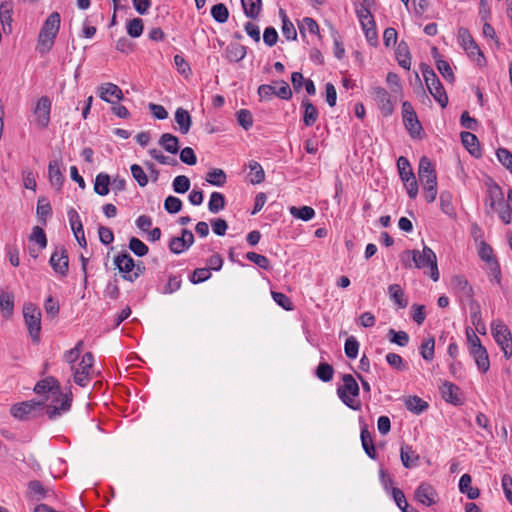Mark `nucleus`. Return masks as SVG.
<instances>
[{
  "instance_id": "c03bdc74",
  "label": "nucleus",
  "mask_w": 512,
  "mask_h": 512,
  "mask_svg": "<svg viewBox=\"0 0 512 512\" xmlns=\"http://www.w3.org/2000/svg\"><path fill=\"white\" fill-rule=\"evenodd\" d=\"M299 30L303 37L305 36V31H308L311 34L318 35V37L321 38L319 25L311 17H304L302 19L301 23H299Z\"/></svg>"
},
{
  "instance_id": "774afa93",
  "label": "nucleus",
  "mask_w": 512,
  "mask_h": 512,
  "mask_svg": "<svg viewBox=\"0 0 512 512\" xmlns=\"http://www.w3.org/2000/svg\"><path fill=\"white\" fill-rule=\"evenodd\" d=\"M440 206L442 211L447 214L451 215L453 213V205H452V195L448 191H444L440 194Z\"/></svg>"
},
{
  "instance_id": "ddd939ff",
  "label": "nucleus",
  "mask_w": 512,
  "mask_h": 512,
  "mask_svg": "<svg viewBox=\"0 0 512 512\" xmlns=\"http://www.w3.org/2000/svg\"><path fill=\"white\" fill-rule=\"evenodd\" d=\"M54 495L50 487H46L39 480L29 481L27 484L26 498L31 501L39 502Z\"/></svg>"
},
{
  "instance_id": "393cba45",
  "label": "nucleus",
  "mask_w": 512,
  "mask_h": 512,
  "mask_svg": "<svg viewBox=\"0 0 512 512\" xmlns=\"http://www.w3.org/2000/svg\"><path fill=\"white\" fill-rule=\"evenodd\" d=\"M12 13L13 7L9 2L0 4V23L5 34L12 33Z\"/></svg>"
},
{
  "instance_id": "f257e3e1",
  "label": "nucleus",
  "mask_w": 512,
  "mask_h": 512,
  "mask_svg": "<svg viewBox=\"0 0 512 512\" xmlns=\"http://www.w3.org/2000/svg\"><path fill=\"white\" fill-rule=\"evenodd\" d=\"M34 392L39 395L48 394L45 400L52 397L53 402L58 403L60 401L59 405L51 404L47 406L46 414L50 419H54L56 416L60 415L61 412H66L71 407V395L63 394L59 382L52 376L38 381L34 387Z\"/></svg>"
},
{
  "instance_id": "bf43d9fd",
  "label": "nucleus",
  "mask_w": 512,
  "mask_h": 512,
  "mask_svg": "<svg viewBox=\"0 0 512 512\" xmlns=\"http://www.w3.org/2000/svg\"><path fill=\"white\" fill-rule=\"evenodd\" d=\"M496 155L499 162L512 174V153L506 148H499Z\"/></svg>"
},
{
  "instance_id": "9b49d317",
  "label": "nucleus",
  "mask_w": 512,
  "mask_h": 512,
  "mask_svg": "<svg viewBox=\"0 0 512 512\" xmlns=\"http://www.w3.org/2000/svg\"><path fill=\"white\" fill-rule=\"evenodd\" d=\"M50 110L51 100L47 96L39 98L33 109V113L36 118V123L41 129L48 127L50 123Z\"/></svg>"
},
{
  "instance_id": "6e6552de",
  "label": "nucleus",
  "mask_w": 512,
  "mask_h": 512,
  "mask_svg": "<svg viewBox=\"0 0 512 512\" xmlns=\"http://www.w3.org/2000/svg\"><path fill=\"white\" fill-rule=\"evenodd\" d=\"M491 332L505 358L509 359L512 356V337L507 325L500 320H494L491 324Z\"/></svg>"
},
{
  "instance_id": "412c9836",
  "label": "nucleus",
  "mask_w": 512,
  "mask_h": 512,
  "mask_svg": "<svg viewBox=\"0 0 512 512\" xmlns=\"http://www.w3.org/2000/svg\"><path fill=\"white\" fill-rule=\"evenodd\" d=\"M48 178L53 187L59 191L64 182V176L60 169V163L58 160H52L48 165Z\"/></svg>"
},
{
  "instance_id": "39448f33",
  "label": "nucleus",
  "mask_w": 512,
  "mask_h": 512,
  "mask_svg": "<svg viewBox=\"0 0 512 512\" xmlns=\"http://www.w3.org/2000/svg\"><path fill=\"white\" fill-rule=\"evenodd\" d=\"M421 71L429 93L442 108H445L448 104V96L436 73L426 64H422Z\"/></svg>"
},
{
  "instance_id": "f03ea898",
  "label": "nucleus",
  "mask_w": 512,
  "mask_h": 512,
  "mask_svg": "<svg viewBox=\"0 0 512 512\" xmlns=\"http://www.w3.org/2000/svg\"><path fill=\"white\" fill-rule=\"evenodd\" d=\"M400 262L402 266L406 269L411 268H430V277L433 281H438L439 279V271L437 266V258L434 251L428 247L424 246L422 252L419 250H405L400 254Z\"/></svg>"
},
{
  "instance_id": "20e7f679",
  "label": "nucleus",
  "mask_w": 512,
  "mask_h": 512,
  "mask_svg": "<svg viewBox=\"0 0 512 512\" xmlns=\"http://www.w3.org/2000/svg\"><path fill=\"white\" fill-rule=\"evenodd\" d=\"M343 385L337 388V395L340 400L350 409L358 411L361 409V402L354 399L358 397L360 389L355 378L351 374L342 376Z\"/></svg>"
},
{
  "instance_id": "b1692460",
  "label": "nucleus",
  "mask_w": 512,
  "mask_h": 512,
  "mask_svg": "<svg viewBox=\"0 0 512 512\" xmlns=\"http://www.w3.org/2000/svg\"><path fill=\"white\" fill-rule=\"evenodd\" d=\"M460 136L462 144L468 150V152L474 157H480L481 149L478 138L473 133L468 131L461 132Z\"/></svg>"
},
{
  "instance_id": "72a5a7b5",
  "label": "nucleus",
  "mask_w": 512,
  "mask_h": 512,
  "mask_svg": "<svg viewBox=\"0 0 512 512\" xmlns=\"http://www.w3.org/2000/svg\"><path fill=\"white\" fill-rule=\"evenodd\" d=\"M469 308L471 322L473 326L476 328V330L478 332H481V329H485V325L482 321L480 304L476 300H471L469 302Z\"/></svg>"
},
{
  "instance_id": "6ab92c4d",
  "label": "nucleus",
  "mask_w": 512,
  "mask_h": 512,
  "mask_svg": "<svg viewBox=\"0 0 512 512\" xmlns=\"http://www.w3.org/2000/svg\"><path fill=\"white\" fill-rule=\"evenodd\" d=\"M469 354L473 357L475 364L480 372L486 373L490 368V360L486 348L481 345L477 348L469 351Z\"/></svg>"
},
{
  "instance_id": "a211bd4d",
  "label": "nucleus",
  "mask_w": 512,
  "mask_h": 512,
  "mask_svg": "<svg viewBox=\"0 0 512 512\" xmlns=\"http://www.w3.org/2000/svg\"><path fill=\"white\" fill-rule=\"evenodd\" d=\"M50 265L53 270L61 276H66L69 269L68 255L65 249L55 251L50 258Z\"/></svg>"
},
{
  "instance_id": "69168bd1",
  "label": "nucleus",
  "mask_w": 512,
  "mask_h": 512,
  "mask_svg": "<svg viewBox=\"0 0 512 512\" xmlns=\"http://www.w3.org/2000/svg\"><path fill=\"white\" fill-rule=\"evenodd\" d=\"M164 208L170 214H176L182 209V201L175 196H168L164 201Z\"/></svg>"
},
{
  "instance_id": "79ce46f5",
  "label": "nucleus",
  "mask_w": 512,
  "mask_h": 512,
  "mask_svg": "<svg viewBox=\"0 0 512 512\" xmlns=\"http://www.w3.org/2000/svg\"><path fill=\"white\" fill-rule=\"evenodd\" d=\"M249 176L252 184H260L265 179V172L262 166L257 161H250L249 165Z\"/></svg>"
},
{
  "instance_id": "13d9d810",
  "label": "nucleus",
  "mask_w": 512,
  "mask_h": 512,
  "mask_svg": "<svg viewBox=\"0 0 512 512\" xmlns=\"http://www.w3.org/2000/svg\"><path fill=\"white\" fill-rule=\"evenodd\" d=\"M435 340L433 337L426 339L421 345V356L426 361H431L434 357Z\"/></svg>"
},
{
  "instance_id": "aec40b11",
  "label": "nucleus",
  "mask_w": 512,
  "mask_h": 512,
  "mask_svg": "<svg viewBox=\"0 0 512 512\" xmlns=\"http://www.w3.org/2000/svg\"><path fill=\"white\" fill-rule=\"evenodd\" d=\"M114 264L119 272L122 273V276L132 274V271L135 268V261L127 251L117 255L114 258Z\"/></svg>"
},
{
  "instance_id": "864d4df0",
  "label": "nucleus",
  "mask_w": 512,
  "mask_h": 512,
  "mask_svg": "<svg viewBox=\"0 0 512 512\" xmlns=\"http://www.w3.org/2000/svg\"><path fill=\"white\" fill-rule=\"evenodd\" d=\"M211 15L218 23H225L229 18V11L224 4L219 3L212 6Z\"/></svg>"
},
{
  "instance_id": "e433bc0d",
  "label": "nucleus",
  "mask_w": 512,
  "mask_h": 512,
  "mask_svg": "<svg viewBox=\"0 0 512 512\" xmlns=\"http://www.w3.org/2000/svg\"><path fill=\"white\" fill-rule=\"evenodd\" d=\"M396 58L398 61V64L406 69L409 70L411 66V59H410V52L408 45L405 42H400L396 49Z\"/></svg>"
},
{
  "instance_id": "a878e982",
  "label": "nucleus",
  "mask_w": 512,
  "mask_h": 512,
  "mask_svg": "<svg viewBox=\"0 0 512 512\" xmlns=\"http://www.w3.org/2000/svg\"><path fill=\"white\" fill-rule=\"evenodd\" d=\"M0 310L5 318H10L14 311V294L8 290H0Z\"/></svg>"
},
{
  "instance_id": "58836bf2",
  "label": "nucleus",
  "mask_w": 512,
  "mask_h": 512,
  "mask_svg": "<svg viewBox=\"0 0 512 512\" xmlns=\"http://www.w3.org/2000/svg\"><path fill=\"white\" fill-rule=\"evenodd\" d=\"M110 177L106 173H99L94 182V192L100 196H105L109 193Z\"/></svg>"
},
{
  "instance_id": "5701e85b",
  "label": "nucleus",
  "mask_w": 512,
  "mask_h": 512,
  "mask_svg": "<svg viewBox=\"0 0 512 512\" xmlns=\"http://www.w3.org/2000/svg\"><path fill=\"white\" fill-rule=\"evenodd\" d=\"M503 204V193L497 184H493L487 189L486 205L493 211H496Z\"/></svg>"
},
{
  "instance_id": "603ef678",
  "label": "nucleus",
  "mask_w": 512,
  "mask_h": 512,
  "mask_svg": "<svg viewBox=\"0 0 512 512\" xmlns=\"http://www.w3.org/2000/svg\"><path fill=\"white\" fill-rule=\"evenodd\" d=\"M360 344L354 336H349L344 345L345 355L349 359H355L358 356Z\"/></svg>"
},
{
  "instance_id": "bb28decb",
  "label": "nucleus",
  "mask_w": 512,
  "mask_h": 512,
  "mask_svg": "<svg viewBox=\"0 0 512 512\" xmlns=\"http://www.w3.org/2000/svg\"><path fill=\"white\" fill-rule=\"evenodd\" d=\"M246 47L233 42L227 45L225 49V58L232 63L241 61L246 56Z\"/></svg>"
},
{
  "instance_id": "052dcab7",
  "label": "nucleus",
  "mask_w": 512,
  "mask_h": 512,
  "mask_svg": "<svg viewBox=\"0 0 512 512\" xmlns=\"http://www.w3.org/2000/svg\"><path fill=\"white\" fill-rule=\"evenodd\" d=\"M67 214H68V219H69V223L71 226V230L73 231V233L77 234V233L81 232L83 230V224H82V221H81L80 216L77 213V211L75 209L71 208L68 210Z\"/></svg>"
},
{
  "instance_id": "cd10ccee",
  "label": "nucleus",
  "mask_w": 512,
  "mask_h": 512,
  "mask_svg": "<svg viewBox=\"0 0 512 512\" xmlns=\"http://www.w3.org/2000/svg\"><path fill=\"white\" fill-rule=\"evenodd\" d=\"M301 107L304 109L303 123L310 127L313 126L318 119V111L308 98H303Z\"/></svg>"
},
{
  "instance_id": "f8f14e48",
  "label": "nucleus",
  "mask_w": 512,
  "mask_h": 512,
  "mask_svg": "<svg viewBox=\"0 0 512 512\" xmlns=\"http://www.w3.org/2000/svg\"><path fill=\"white\" fill-rule=\"evenodd\" d=\"M371 95L376 101L381 113L384 116H390L394 111V104L391 100V96L386 89L377 86L371 89Z\"/></svg>"
},
{
  "instance_id": "1a4fd4ad",
  "label": "nucleus",
  "mask_w": 512,
  "mask_h": 512,
  "mask_svg": "<svg viewBox=\"0 0 512 512\" xmlns=\"http://www.w3.org/2000/svg\"><path fill=\"white\" fill-rule=\"evenodd\" d=\"M44 406V400H29L14 404L11 407L10 412L13 417L19 420H26L30 417H35L38 412H41L44 409Z\"/></svg>"
},
{
  "instance_id": "6e6d98bb",
  "label": "nucleus",
  "mask_w": 512,
  "mask_h": 512,
  "mask_svg": "<svg viewBox=\"0 0 512 512\" xmlns=\"http://www.w3.org/2000/svg\"><path fill=\"white\" fill-rule=\"evenodd\" d=\"M190 179L185 175H179L174 178L172 187L176 193L183 194L190 188Z\"/></svg>"
},
{
  "instance_id": "de8ad7c7",
  "label": "nucleus",
  "mask_w": 512,
  "mask_h": 512,
  "mask_svg": "<svg viewBox=\"0 0 512 512\" xmlns=\"http://www.w3.org/2000/svg\"><path fill=\"white\" fill-rule=\"evenodd\" d=\"M282 18V34L287 40H296L297 32L293 23L288 19L287 15L280 10Z\"/></svg>"
},
{
  "instance_id": "09e8293b",
  "label": "nucleus",
  "mask_w": 512,
  "mask_h": 512,
  "mask_svg": "<svg viewBox=\"0 0 512 512\" xmlns=\"http://www.w3.org/2000/svg\"><path fill=\"white\" fill-rule=\"evenodd\" d=\"M334 368L332 365L322 362L316 368V376L323 382H329L333 379Z\"/></svg>"
},
{
  "instance_id": "37998d69",
  "label": "nucleus",
  "mask_w": 512,
  "mask_h": 512,
  "mask_svg": "<svg viewBox=\"0 0 512 512\" xmlns=\"http://www.w3.org/2000/svg\"><path fill=\"white\" fill-rule=\"evenodd\" d=\"M397 168H398L399 176L402 181H408L409 178H413L415 176L408 159L404 156H400L398 158Z\"/></svg>"
},
{
  "instance_id": "f704fd0d",
  "label": "nucleus",
  "mask_w": 512,
  "mask_h": 512,
  "mask_svg": "<svg viewBox=\"0 0 512 512\" xmlns=\"http://www.w3.org/2000/svg\"><path fill=\"white\" fill-rule=\"evenodd\" d=\"M390 299L399 307L405 308L408 301L405 298L404 291L399 284H391L388 287Z\"/></svg>"
},
{
  "instance_id": "7c9ffc66",
  "label": "nucleus",
  "mask_w": 512,
  "mask_h": 512,
  "mask_svg": "<svg viewBox=\"0 0 512 512\" xmlns=\"http://www.w3.org/2000/svg\"><path fill=\"white\" fill-rule=\"evenodd\" d=\"M401 462L405 468H412L417 465L419 455L409 445H403L400 450Z\"/></svg>"
},
{
  "instance_id": "338daca9",
  "label": "nucleus",
  "mask_w": 512,
  "mask_h": 512,
  "mask_svg": "<svg viewBox=\"0 0 512 512\" xmlns=\"http://www.w3.org/2000/svg\"><path fill=\"white\" fill-rule=\"evenodd\" d=\"M246 258L249 261H251L254 264H256L257 266H259L260 268H262V269H266L267 270V269L270 268V261L264 255L258 254L256 252H248L246 254Z\"/></svg>"
},
{
  "instance_id": "c9c22d12",
  "label": "nucleus",
  "mask_w": 512,
  "mask_h": 512,
  "mask_svg": "<svg viewBox=\"0 0 512 512\" xmlns=\"http://www.w3.org/2000/svg\"><path fill=\"white\" fill-rule=\"evenodd\" d=\"M241 5L246 17L256 19L261 11V0H241Z\"/></svg>"
},
{
  "instance_id": "a18cd8bd",
  "label": "nucleus",
  "mask_w": 512,
  "mask_h": 512,
  "mask_svg": "<svg viewBox=\"0 0 512 512\" xmlns=\"http://www.w3.org/2000/svg\"><path fill=\"white\" fill-rule=\"evenodd\" d=\"M406 408L416 414H420L428 408L427 402L418 396H410L405 401Z\"/></svg>"
},
{
  "instance_id": "e2e57ef3",
  "label": "nucleus",
  "mask_w": 512,
  "mask_h": 512,
  "mask_svg": "<svg viewBox=\"0 0 512 512\" xmlns=\"http://www.w3.org/2000/svg\"><path fill=\"white\" fill-rule=\"evenodd\" d=\"M131 174L139 186L144 187L148 183V177L144 172L143 168L138 164H133L130 167Z\"/></svg>"
},
{
  "instance_id": "680f3d73",
  "label": "nucleus",
  "mask_w": 512,
  "mask_h": 512,
  "mask_svg": "<svg viewBox=\"0 0 512 512\" xmlns=\"http://www.w3.org/2000/svg\"><path fill=\"white\" fill-rule=\"evenodd\" d=\"M390 341L401 347L406 346L409 343V335L405 331H395L390 329L388 332Z\"/></svg>"
},
{
  "instance_id": "dca6fc26",
  "label": "nucleus",
  "mask_w": 512,
  "mask_h": 512,
  "mask_svg": "<svg viewBox=\"0 0 512 512\" xmlns=\"http://www.w3.org/2000/svg\"><path fill=\"white\" fill-rule=\"evenodd\" d=\"M414 497L421 504L430 507L437 502L438 494L432 485L424 482L417 487Z\"/></svg>"
},
{
  "instance_id": "423d86ee",
  "label": "nucleus",
  "mask_w": 512,
  "mask_h": 512,
  "mask_svg": "<svg viewBox=\"0 0 512 512\" xmlns=\"http://www.w3.org/2000/svg\"><path fill=\"white\" fill-rule=\"evenodd\" d=\"M23 316L33 343L38 344L40 342L41 332L40 310L34 304L26 303L23 307Z\"/></svg>"
},
{
  "instance_id": "3c124183",
  "label": "nucleus",
  "mask_w": 512,
  "mask_h": 512,
  "mask_svg": "<svg viewBox=\"0 0 512 512\" xmlns=\"http://www.w3.org/2000/svg\"><path fill=\"white\" fill-rule=\"evenodd\" d=\"M436 67L445 80L454 82L455 76L450 64L447 61L441 59L440 57L436 58Z\"/></svg>"
},
{
  "instance_id": "5fc2aeb1",
  "label": "nucleus",
  "mask_w": 512,
  "mask_h": 512,
  "mask_svg": "<svg viewBox=\"0 0 512 512\" xmlns=\"http://www.w3.org/2000/svg\"><path fill=\"white\" fill-rule=\"evenodd\" d=\"M129 249L138 257L145 256L149 251L148 246L136 237L130 238Z\"/></svg>"
},
{
  "instance_id": "c756f323",
  "label": "nucleus",
  "mask_w": 512,
  "mask_h": 512,
  "mask_svg": "<svg viewBox=\"0 0 512 512\" xmlns=\"http://www.w3.org/2000/svg\"><path fill=\"white\" fill-rule=\"evenodd\" d=\"M175 122L179 126L180 133L185 135L191 128L192 118L186 109L179 107L175 112Z\"/></svg>"
},
{
  "instance_id": "ea45409f",
  "label": "nucleus",
  "mask_w": 512,
  "mask_h": 512,
  "mask_svg": "<svg viewBox=\"0 0 512 512\" xmlns=\"http://www.w3.org/2000/svg\"><path fill=\"white\" fill-rule=\"evenodd\" d=\"M205 179L209 184L221 187L226 183L227 177L222 169L213 168L207 172Z\"/></svg>"
},
{
  "instance_id": "2eb2a0df",
  "label": "nucleus",
  "mask_w": 512,
  "mask_h": 512,
  "mask_svg": "<svg viewBox=\"0 0 512 512\" xmlns=\"http://www.w3.org/2000/svg\"><path fill=\"white\" fill-rule=\"evenodd\" d=\"M458 40L461 47L468 53L470 57L477 55L478 59L484 58L483 53L481 52L480 48L474 41L467 28L461 27L458 29Z\"/></svg>"
},
{
  "instance_id": "2f4dec72",
  "label": "nucleus",
  "mask_w": 512,
  "mask_h": 512,
  "mask_svg": "<svg viewBox=\"0 0 512 512\" xmlns=\"http://www.w3.org/2000/svg\"><path fill=\"white\" fill-rule=\"evenodd\" d=\"M360 437H361L362 447H363L365 453L371 459H375L376 458V449H375V446H374V443H373L372 435L368 431V428H367L366 424H364L361 427V435H360Z\"/></svg>"
},
{
  "instance_id": "4d7b16f0",
  "label": "nucleus",
  "mask_w": 512,
  "mask_h": 512,
  "mask_svg": "<svg viewBox=\"0 0 512 512\" xmlns=\"http://www.w3.org/2000/svg\"><path fill=\"white\" fill-rule=\"evenodd\" d=\"M237 121L244 130H249L253 125V116L247 109H241L236 113Z\"/></svg>"
},
{
  "instance_id": "4c0bfd02",
  "label": "nucleus",
  "mask_w": 512,
  "mask_h": 512,
  "mask_svg": "<svg viewBox=\"0 0 512 512\" xmlns=\"http://www.w3.org/2000/svg\"><path fill=\"white\" fill-rule=\"evenodd\" d=\"M391 495H392V498L394 499L397 507L402 511V512H418L415 508L411 507L407 500H406V497L404 495V493L402 492L401 489L397 488V487H392L391 488Z\"/></svg>"
},
{
  "instance_id": "a19ab883",
  "label": "nucleus",
  "mask_w": 512,
  "mask_h": 512,
  "mask_svg": "<svg viewBox=\"0 0 512 512\" xmlns=\"http://www.w3.org/2000/svg\"><path fill=\"white\" fill-rule=\"evenodd\" d=\"M226 204L225 197L220 192H212L208 202V209L211 213H218L224 209Z\"/></svg>"
},
{
  "instance_id": "0eeeda50",
  "label": "nucleus",
  "mask_w": 512,
  "mask_h": 512,
  "mask_svg": "<svg viewBox=\"0 0 512 512\" xmlns=\"http://www.w3.org/2000/svg\"><path fill=\"white\" fill-rule=\"evenodd\" d=\"M94 363V356L91 352H86L77 365H71V370L73 372L74 382L81 386L85 387L91 380V373Z\"/></svg>"
},
{
  "instance_id": "4468645a",
  "label": "nucleus",
  "mask_w": 512,
  "mask_h": 512,
  "mask_svg": "<svg viewBox=\"0 0 512 512\" xmlns=\"http://www.w3.org/2000/svg\"><path fill=\"white\" fill-rule=\"evenodd\" d=\"M418 177L423 186L437 185V177L429 158L423 156L419 161Z\"/></svg>"
},
{
  "instance_id": "9d476101",
  "label": "nucleus",
  "mask_w": 512,
  "mask_h": 512,
  "mask_svg": "<svg viewBox=\"0 0 512 512\" xmlns=\"http://www.w3.org/2000/svg\"><path fill=\"white\" fill-rule=\"evenodd\" d=\"M402 118L409 134L412 137L419 136L422 131V126L412 104L408 101L402 103Z\"/></svg>"
},
{
  "instance_id": "c85d7f7f",
  "label": "nucleus",
  "mask_w": 512,
  "mask_h": 512,
  "mask_svg": "<svg viewBox=\"0 0 512 512\" xmlns=\"http://www.w3.org/2000/svg\"><path fill=\"white\" fill-rule=\"evenodd\" d=\"M458 391L459 388L455 384L448 381H445L441 386V393L443 399L446 402H449L454 405L461 404V400L458 397Z\"/></svg>"
},
{
  "instance_id": "4be33fe9",
  "label": "nucleus",
  "mask_w": 512,
  "mask_h": 512,
  "mask_svg": "<svg viewBox=\"0 0 512 512\" xmlns=\"http://www.w3.org/2000/svg\"><path fill=\"white\" fill-rule=\"evenodd\" d=\"M99 97L108 103H113L109 96L115 97L117 100L123 99L122 90L113 83H104L98 88Z\"/></svg>"
},
{
  "instance_id": "f3484780",
  "label": "nucleus",
  "mask_w": 512,
  "mask_h": 512,
  "mask_svg": "<svg viewBox=\"0 0 512 512\" xmlns=\"http://www.w3.org/2000/svg\"><path fill=\"white\" fill-rule=\"evenodd\" d=\"M451 286L453 290L459 295L461 299L465 298L469 302L473 299L474 289L468 280L462 275H456L451 279Z\"/></svg>"
},
{
  "instance_id": "7ed1b4c3",
  "label": "nucleus",
  "mask_w": 512,
  "mask_h": 512,
  "mask_svg": "<svg viewBox=\"0 0 512 512\" xmlns=\"http://www.w3.org/2000/svg\"><path fill=\"white\" fill-rule=\"evenodd\" d=\"M60 28V14L52 12L45 20L39 33L37 50L40 54L49 52Z\"/></svg>"
},
{
  "instance_id": "49530a36",
  "label": "nucleus",
  "mask_w": 512,
  "mask_h": 512,
  "mask_svg": "<svg viewBox=\"0 0 512 512\" xmlns=\"http://www.w3.org/2000/svg\"><path fill=\"white\" fill-rule=\"evenodd\" d=\"M290 214L303 221H309L315 216V211L310 206H302V207H290Z\"/></svg>"
},
{
  "instance_id": "0e129e2a",
  "label": "nucleus",
  "mask_w": 512,
  "mask_h": 512,
  "mask_svg": "<svg viewBox=\"0 0 512 512\" xmlns=\"http://www.w3.org/2000/svg\"><path fill=\"white\" fill-rule=\"evenodd\" d=\"M30 241L36 242L40 249H44L47 246V238L44 230L39 226L33 227Z\"/></svg>"
},
{
  "instance_id": "473e14b6",
  "label": "nucleus",
  "mask_w": 512,
  "mask_h": 512,
  "mask_svg": "<svg viewBox=\"0 0 512 512\" xmlns=\"http://www.w3.org/2000/svg\"><path fill=\"white\" fill-rule=\"evenodd\" d=\"M158 143L168 153L176 154L179 151V139L171 133L162 134Z\"/></svg>"
},
{
  "instance_id": "8fccbe9b",
  "label": "nucleus",
  "mask_w": 512,
  "mask_h": 512,
  "mask_svg": "<svg viewBox=\"0 0 512 512\" xmlns=\"http://www.w3.org/2000/svg\"><path fill=\"white\" fill-rule=\"evenodd\" d=\"M126 29L129 36L133 38L140 37L144 29L143 20L141 18H133L128 21Z\"/></svg>"
}]
</instances>
